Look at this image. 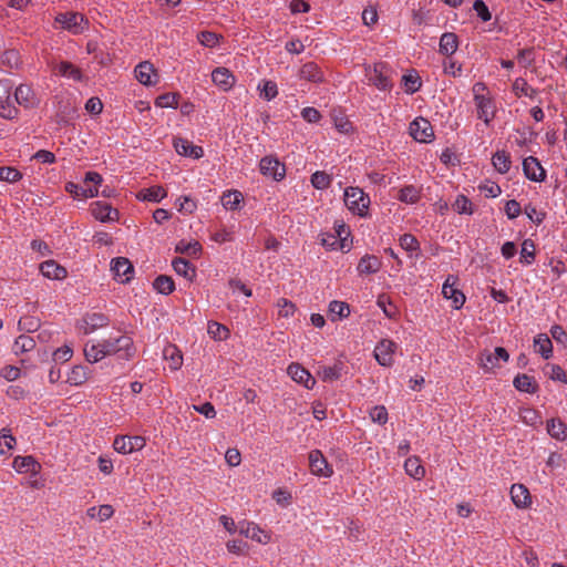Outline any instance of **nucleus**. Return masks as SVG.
<instances>
[{
  "instance_id": "obj_1",
  "label": "nucleus",
  "mask_w": 567,
  "mask_h": 567,
  "mask_svg": "<svg viewBox=\"0 0 567 567\" xmlns=\"http://www.w3.org/2000/svg\"><path fill=\"white\" fill-rule=\"evenodd\" d=\"M474 103L476 106L477 117L482 120L486 125L494 120L496 115V104L494 99L487 91L486 85L483 82H476L473 85Z\"/></svg>"
},
{
  "instance_id": "obj_2",
  "label": "nucleus",
  "mask_w": 567,
  "mask_h": 567,
  "mask_svg": "<svg viewBox=\"0 0 567 567\" xmlns=\"http://www.w3.org/2000/svg\"><path fill=\"white\" fill-rule=\"evenodd\" d=\"M344 204L353 214L365 217L370 205V197L359 187H348L344 190Z\"/></svg>"
},
{
  "instance_id": "obj_3",
  "label": "nucleus",
  "mask_w": 567,
  "mask_h": 567,
  "mask_svg": "<svg viewBox=\"0 0 567 567\" xmlns=\"http://www.w3.org/2000/svg\"><path fill=\"white\" fill-rule=\"evenodd\" d=\"M55 22L62 29L71 32L72 34H81L89 29L87 19L79 12H61L55 17Z\"/></svg>"
},
{
  "instance_id": "obj_4",
  "label": "nucleus",
  "mask_w": 567,
  "mask_h": 567,
  "mask_svg": "<svg viewBox=\"0 0 567 567\" xmlns=\"http://www.w3.org/2000/svg\"><path fill=\"white\" fill-rule=\"evenodd\" d=\"M104 350H110L107 355L116 354L121 359H131L134 355L133 340L131 337L122 334L115 338H109L102 341Z\"/></svg>"
},
{
  "instance_id": "obj_5",
  "label": "nucleus",
  "mask_w": 567,
  "mask_h": 567,
  "mask_svg": "<svg viewBox=\"0 0 567 567\" xmlns=\"http://www.w3.org/2000/svg\"><path fill=\"white\" fill-rule=\"evenodd\" d=\"M365 76L369 83L379 90L385 91L392 87L390 69L385 63H377L373 66L365 68Z\"/></svg>"
},
{
  "instance_id": "obj_6",
  "label": "nucleus",
  "mask_w": 567,
  "mask_h": 567,
  "mask_svg": "<svg viewBox=\"0 0 567 567\" xmlns=\"http://www.w3.org/2000/svg\"><path fill=\"white\" fill-rule=\"evenodd\" d=\"M12 86L10 80L0 81V116L8 120L17 117L19 113L11 97Z\"/></svg>"
},
{
  "instance_id": "obj_7",
  "label": "nucleus",
  "mask_w": 567,
  "mask_h": 567,
  "mask_svg": "<svg viewBox=\"0 0 567 567\" xmlns=\"http://www.w3.org/2000/svg\"><path fill=\"white\" fill-rule=\"evenodd\" d=\"M509 354L505 348L497 347L494 352L485 351L481 354L480 365L485 372H492L501 365V362H507Z\"/></svg>"
},
{
  "instance_id": "obj_8",
  "label": "nucleus",
  "mask_w": 567,
  "mask_h": 567,
  "mask_svg": "<svg viewBox=\"0 0 567 567\" xmlns=\"http://www.w3.org/2000/svg\"><path fill=\"white\" fill-rule=\"evenodd\" d=\"M310 472L316 476L330 477L333 474L332 466L328 463L321 451L312 450L309 455Z\"/></svg>"
},
{
  "instance_id": "obj_9",
  "label": "nucleus",
  "mask_w": 567,
  "mask_h": 567,
  "mask_svg": "<svg viewBox=\"0 0 567 567\" xmlns=\"http://www.w3.org/2000/svg\"><path fill=\"white\" fill-rule=\"evenodd\" d=\"M145 446V439L142 436H116L113 442V447L121 454H131L134 451H140Z\"/></svg>"
},
{
  "instance_id": "obj_10",
  "label": "nucleus",
  "mask_w": 567,
  "mask_h": 567,
  "mask_svg": "<svg viewBox=\"0 0 567 567\" xmlns=\"http://www.w3.org/2000/svg\"><path fill=\"white\" fill-rule=\"evenodd\" d=\"M398 349V344L389 339L381 340L374 349V358L379 364L391 367L394 362L393 355Z\"/></svg>"
},
{
  "instance_id": "obj_11",
  "label": "nucleus",
  "mask_w": 567,
  "mask_h": 567,
  "mask_svg": "<svg viewBox=\"0 0 567 567\" xmlns=\"http://www.w3.org/2000/svg\"><path fill=\"white\" fill-rule=\"evenodd\" d=\"M410 134L415 141L421 143H429L434 137L431 123L423 117H417L410 124Z\"/></svg>"
},
{
  "instance_id": "obj_12",
  "label": "nucleus",
  "mask_w": 567,
  "mask_h": 567,
  "mask_svg": "<svg viewBox=\"0 0 567 567\" xmlns=\"http://www.w3.org/2000/svg\"><path fill=\"white\" fill-rule=\"evenodd\" d=\"M259 168L262 175L272 177L275 181H281L286 175L285 165L271 156L261 158Z\"/></svg>"
},
{
  "instance_id": "obj_13",
  "label": "nucleus",
  "mask_w": 567,
  "mask_h": 567,
  "mask_svg": "<svg viewBox=\"0 0 567 567\" xmlns=\"http://www.w3.org/2000/svg\"><path fill=\"white\" fill-rule=\"evenodd\" d=\"M13 101L24 109L37 107L40 103L39 97L29 84H20L16 89Z\"/></svg>"
},
{
  "instance_id": "obj_14",
  "label": "nucleus",
  "mask_w": 567,
  "mask_h": 567,
  "mask_svg": "<svg viewBox=\"0 0 567 567\" xmlns=\"http://www.w3.org/2000/svg\"><path fill=\"white\" fill-rule=\"evenodd\" d=\"M111 270L114 278L123 284L128 282L134 272L133 265L125 257H117L111 261Z\"/></svg>"
},
{
  "instance_id": "obj_15",
  "label": "nucleus",
  "mask_w": 567,
  "mask_h": 567,
  "mask_svg": "<svg viewBox=\"0 0 567 567\" xmlns=\"http://www.w3.org/2000/svg\"><path fill=\"white\" fill-rule=\"evenodd\" d=\"M93 217L102 223L118 220V212L105 202H94L91 204Z\"/></svg>"
},
{
  "instance_id": "obj_16",
  "label": "nucleus",
  "mask_w": 567,
  "mask_h": 567,
  "mask_svg": "<svg viewBox=\"0 0 567 567\" xmlns=\"http://www.w3.org/2000/svg\"><path fill=\"white\" fill-rule=\"evenodd\" d=\"M238 532L247 538L256 540L260 544H267L270 540V536L264 532L258 525L251 522H239Z\"/></svg>"
},
{
  "instance_id": "obj_17",
  "label": "nucleus",
  "mask_w": 567,
  "mask_h": 567,
  "mask_svg": "<svg viewBox=\"0 0 567 567\" xmlns=\"http://www.w3.org/2000/svg\"><path fill=\"white\" fill-rule=\"evenodd\" d=\"M456 278L449 276L443 284L442 293L444 298L452 300V306L460 309L465 302L464 293L455 287Z\"/></svg>"
},
{
  "instance_id": "obj_18",
  "label": "nucleus",
  "mask_w": 567,
  "mask_h": 567,
  "mask_svg": "<svg viewBox=\"0 0 567 567\" xmlns=\"http://www.w3.org/2000/svg\"><path fill=\"white\" fill-rule=\"evenodd\" d=\"M287 372L295 382L302 384L306 389H312L316 384L315 378L299 363H291Z\"/></svg>"
},
{
  "instance_id": "obj_19",
  "label": "nucleus",
  "mask_w": 567,
  "mask_h": 567,
  "mask_svg": "<svg viewBox=\"0 0 567 567\" xmlns=\"http://www.w3.org/2000/svg\"><path fill=\"white\" fill-rule=\"evenodd\" d=\"M109 318L101 312L87 313L82 319L81 329L84 334L93 333L95 330L109 324Z\"/></svg>"
},
{
  "instance_id": "obj_20",
  "label": "nucleus",
  "mask_w": 567,
  "mask_h": 567,
  "mask_svg": "<svg viewBox=\"0 0 567 567\" xmlns=\"http://www.w3.org/2000/svg\"><path fill=\"white\" fill-rule=\"evenodd\" d=\"M523 171L525 176L533 182H543L546 177L545 169L534 156H528L523 161Z\"/></svg>"
},
{
  "instance_id": "obj_21",
  "label": "nucleus",
  "mask_w": 567,
  "mask_h": 567,
  "mask_svg": "<svg viewBox=\"0 0 567 567\" xmlns=\"http://www.w3.org/2000/svg\"><path fill=\"white\" fill-rule=\"evenodd\" d=\"M174 148L177 154L195 159L200 158L204 155V150L200 146L194 145L188 140L182 137L174 140Z\"/></svg>"
},
{
  "instance_id": "obj_22",
  "label": "nucleus",
  "mask_w": 567,
  "mask_h": 567,
  "mask_svg": "<svg viewBox=\"0 0 567 567\" xmlns=\"http://www.w3.org/2000/svg\"><path fill=\"white\" fill-rule=\"evenodd\" d=\"M40 271L44 277L53 280H62L68 275L66 269L54 260L43 261L40 265Z\"/></svg>"
},
{
  "instance_id": "obj_23",
  "label": "nucleus",
  "mask_w": 567,
  "mask_h": 567,
  "mask_svg": "<svg viewBox=\"0 0 567 567\" xmlns=\"http://www.w3.org/2000/svg\"><path fill=\"white\" fill-rule=\"evenodd\" d=\"M213 82L223 91L230 90L235 84V76L226 68H217L212 73Z\"/></svg>"
},
{
  "instance_id": "obj_24",
  "label": "nucleus",
  "mask_w": 567,
  "mask_h": 567,
  "mask_svg": "<svg viewBox=\"0 0 567 567\" xmlns=\"http://www.w3.org/2000/svg\"><path fill=\"white\" fill-rule=\"evenodd\" d=\"M135 78L143 85L150 86L155 82L153 81V76H156V71L153 64L148 61L141 62L134 70Z\"/></svg>"
},
{
  "instance_id": "obj_25",
  "label": "nucleus",
  "mask_w": 567,
  "mask_h": 567,
  "mask_svg": "<svg viewBox=\"0 0 567 567\" xmlns=\"http://www.w3.org/2000/svg\"><path fill=\"white\" fill-rule=\"evenodd\" d=\"M54 72L63 78L71 79L74 81H82L83 74L81 70L69 61H61L54 65Z\"/></svg>"
},
{
  "instance_id": "obj_26",
  "label": "nucleus",
  "mask_w": 567,
  "mask_h": 567,
  "mask_svg": "<svg viewBox=\"0 0 567 567\" xmlns=\"http://www.w3.org/2000/svg\"><path fill=\"white\" fill-rule=\"evenodd\" d=\"M12 466L19 473L30 474H37L41 468V465L32 456H17Z\"/></svg>"
},
{
  "instance_id": "obj_27",
  "label": "nucleus",
  "mask_w": 567,
  "mask_h": 567,
  "mask_svg": "<svg viewBox=\"0 0 567 567\" xmlns=\"http://www.w3.org/2000/svg\"><path fill=\"white\" fill-rule=\"evenodd\" d=\"M511 497L513 503L519 508H526L530 505V494L523 484H514L511 487Z\"/></svg>"
},
{
  "instance_id": "obj_28",
  "label": "nucleus",
  "mask_w": 567,
  "mask_h": 567,
  "mask_svg": "<svg viewBox=\"0 0 567 567\" xmlns=\"http://www.w3.org/2000/svg\"><path fill=\"white\" fill-rule=\"evenodd\" d=\"M107 352H110V350H107V349L104 350L103 342H100V343L87 342L84 346V355H85L86 361H89L90 363H95V362L101 361L103 358L107 357Z\"/></svg>"
},
{
  "instance_id": "obj_29",
  "label": "nucleus",
  "mask_w": 567,
  "mask_h": 567,
  "mask_svg": "<svg viewBox=\"0 0 567 567\" xmlns=\"http://www.w3.org/2000/svg\"><path fill=\"white\" fill-rule=\"evenodd\" d=\"M381 266V260L377 256L365 255L360 259L357 269L360 275H370L378 272Z\"/></svg>"
},
{
  "instance_id": "obj_30",
  "label": "nucleus",
  "mask_w": 567,
  "mask_h": 567,
  "mask_svg": "<svg viewBox=\"0 0 567 567\" xmlns=\"http://www.w3.org/2000/svg\"><path fill=\"white\" fill-rule=\"evenodd\" d=\"M65 190L73 197V198H93L99 195V188L97 187H82L73 182H69L65 184Z\"/></svg>"
},
{
  "instance_id": "obj_31",
  "label": "nucleus",
  "mask_w": 567,
  "mask_h": 567,
  "mask_svg": "<svg viewBox=\"0 0 567 567\" xmlns=\"http://www.w3.org/2000/svg\"><path fill=\"white\" fill-rule=\"evenodd\" d=\"M20 64V55L16 50H6L0 53V69L3 72H10Z\"/></svg>"
},
{
  "instance_id": "obj_32",
  "label": "nucleus",
  "mask_w": 567,
  "mask_h": 567,
  "mask_svg": "<svg viewBox=\"0 0 567 567\" xmlns=\"http://www.w3.org/2000/svg\"><path fill=\"white\" fill-rule=\"evenodd\" d=\"M300 78L317 83L323 80V73L315 62H307L300 69Z\"/></svg>"
},
{
  "instance_id": "obj_33",
  "label": "nucleus",
  "mask_w": 567,
  "mask_h": 567,
  "mask_svg": "<svg viewBox=\"0 0 567 567\" xmlns=\"http://www.w3.org/2000/svg\"><path fill=\"white\" fill-rule=\"evenodd\" d=\"M513 384L516 390L526 393H535L538 388L535 379L527 374H518L515 377Z\"/></svg>"
},
{
  "instance_id": "obj_34",
  "label": "nucleus",
  "mask_w": 567,
  "mask_h": 567,
  "mask_svg": "<svg viewBox=\"0 0 567 567\" xmlns=\"http://www.w3.org/2000/svg\"><path fill=\"white\" fill-rule=\"evenodd\" d=\"M458 48L456 34L452 32L443 33L440 39V52L445 55H452Z\"/></svg>"
},
{
  "instance_id": "obj_35",
  "label": "nucleus",
  "mask_w": 567,
  "mask_h": 567,
  "mask_svg": "<svg viewBox=\"0 0 567 567\" xmlns=\"http://www.w3.org/2000/svg\"><path fill=\"white\" fill-rule=\"evenodd\" d=\"M174 270L177 275L183 276L188 280H193L196 276V269L189 261L183 258H175L172 262Z\"/></svg>"
},
{
  "instance_id": "obj_36",
  "label": "nucleus",
  "mask_w": 567,
  "mask_h": 567,
  "mask_svg": "<svg viewBox=\"0 0 567 567\" xmlns=\"http://www.w3.org/2000/svg\"><path fill=\"white\" fill-rule=\"evenodd\" d=\"M317 374L322 379V381L332 382V381L341 378L342 364L336 363L331 367L321 365V367H319Z\"/></svg>"
},
{
  "instance_id": "obj_37",
  "label": "nucleus",
  "mask_w": 567,
  "mask_h": 567,
  "mask_svg": "<svg viewBox=\"0 0 567 567\" xmlns=\"http://www.w3.org/2000/svg\"><path fill=\"white\" fill-rule=\"evenodd\" d=\"M163 355L169 362V368L172 370H178L183 364V355L182 352L173 344H169L164 348Z\"/></svg>"
},
{
  "instance_id": "obj_38",
  "label": "nucleus",
  "mask_w": 567,
  "mask_h": 567,
  "mask_svg": "<svg viewBox=\"0 0 567 567\" xmlns=\"http://www.w3.org/2000/svg\"><path fill=\"white\" fill-rule=\"evenodd\" d=\"M396 198L405 204H415L421 198V190L413 185H406L399 190Z\"/></svg>"
},
{
  "instance_id": "obj_39",
  "label": "nucleus",
  "mask_w": 567,
  "mask_h": 567,
  "mask_svg": "<svg viewBox=\"0 0 567 567\" xmlns=\"http://www.w3.org/2000/svg\"><path fill=\"white\" fill-rule=\"evenodd\" d=\"M566 425L560 419H551L547 422L548 434L558 441H564L567 437Z\"/></svg>"
},
{
  "instance_id": "obj_40",
  "label": "nucleus",
  "mask_w": 567,
  "mask_h": 567,
  "mask_svg": "<svg viewBox=\"0 0 567 567\" xmlns=\"http://www.w3.org/2000/svg\"><path fill=\"white\" fill-rule=\"evenodd\" d=\"M114 514V509L111 505L104 504L101 506H92L86 511V515L90 518H96L100 522H105L111 518Z\"/></svg>"
},
{
  "instance_id": "obj_41",
  "label": "nucleus",
  "mask_w": 567,
  "mask_h": 567,
  "mask_svg": "<svg viewBox=\"0 0 567 567\" xmlns=\"http://www.w3.org/2000/svg\"><path fill=\"white\" fill-rule=\"evenodd\" d=\"M90 373L86 367L75 365L68 375V382L72 385H81L87 381Z\"/></svg>"
},
{
  "instance_id": "obj_42",
  "label": "nucleus",
  "mask_w": 567,
  "mask_h": 567,
  "mask_svg": "<svg viewBox=\"0 0 567 567\" xmlns=\"http://www.w3.org/2000/svg\"><path fill=\"white\" fill-rule=\"evenodd\" d=\"M493 166L501 174H506L511 168V156L505 151H497L492 158Z\"/></svg>"
},
{
  "instance_id": "obj_43",
  "label": "nucleus",
  "mask_w": 567,
  "mask_h": 567,
  "mask_svg": "<svg viewBox=\"0 0 567 567\" xmlns=\"http://www.w3.org/2000/svg\"><path fill=\"white\" fill-rule=\"evenodd\" d=\"M536 351L544 358L548 359L553 353V343L546 334H539L534 340Z\"/></svg>"
},
{
  "instance_id": "obj_44",
  "label": "nucleus",
  "mask_w": 567,
  "mask_h": 567,
  "mask_svg": "<svg viewBox=\"0 0 567 567\" xmlns=\"http://www.w3.org/2000/svg\"><path fill=\"white\" fill-rule=\"evenodd\" d=\"M166 190L162 186H152L141 190L138 198L147 202L158 203L166 197Z\"/></svg>"
},
{
  "instance_id": "obj_45",
  "label": "nucleus",
  "mask_w": 567,
  "mask_h": 567,
  "mask_svg": "<svg viewBox=\"0 0 567 567\" xmlns=\"http://www.w3.org/2000/svg\"><path fill=\"white\" fill-rule=\"evenodd\" d=\"M404 468L406 474L415 480H421L425 474V470L417 457H409L404 463Z\"/></svg>"
},
{
  "instance_id": "obj_46",
  "label": "nucleus",
  "mask_w": 567,
  "mask_h": 567,
  "mask_svg": "<svg viewBox=\"0 0 567 567\" xmlns=\"http://www.w3.org/2000/svg\"><path fill=\"white\" fill-rule=\"evenodd\" d=\"M329 311L333 321L340 320L350 315V307L347 302L333 300L329 305Z\"/></svg>"
},
{
  "instance_id": "obj_47",
  "label": "nucleus",
  "mask_w": 567,
  "mask_h": 567,
  "mask_svg": "<svg viewBox=\"0 0 567 567\" xmlns=\"http://www.w3.org/2000/svg\"><path fill=\"white\" fill-rule=\"evenodd\" d=\"M513 92L516 96H528L534 99L537 95V90L532 87L524 79L518 78L513 83Z\"/></svg>"
},
{
  "instance_id": "obj_48",
  "label": "nucleus",
  "mask_w": 567,
  "mask_h": 567,
  "mask_svg": "<svg viewBox=\"0 0 567 567\" xmlns=\"http://www.w3.org/2000/svg\"><path fill=\"white\" fill-rule=\"evenodd\" d=\"M241 200L243 194L238 190H229L221 197V204L228 210L237 209Z\"/></svg>"
},
{
  "instance_id": "obj_49",
  "label": "nucleus",
  "mask_w": 567,
  "mask_h": 567,
  "mask_svg": "<svg viewBox=\"0 0 567 567\" xmlns=\"http://www.w3.org/2000/svg\"><path fill=\"white\" fill-rule=\"evenodd\" d=\"M154 289H156L159 293L169 295L175 289V284L173 279L168 276L161 275L153 282Z\"/></svg>"
},
{
  "instance_id": "obj_50",
  "label": "nucleus",
  "mask_w": 567,
  "mask_h": 567,
  "mask_svg": "<svg viewBox=\"0 0 567 567\" xmlns=\"http://www.w3.org/2000/svg\"><path fill=\"white\" fill-rule=\"evenodd\" d=\"M535 260V244L532 239H525L522 244L520 262L530 265Z\"/></svg>"
},
{
  "instance_id": "obj_51",
  "label": "nucleus",
  "mask_w": 567,
  "mask_h": 567,
  "mask_svg": "<svg viewBox=\"0 0 567 567\" xmlns=\"http://www.w3.org/2000/svg\"><path fill=\"white\" fill-rule=\"evenodd\" d=\"M452 208L457 214L472 215L474 213L473 204L465 195H457L455 202L452 204Z\"/></svg>"
},
{
  "instance_id": "obj_52",
  "label": "nucleus",
  "mask_w": 567,
  "mask_h": 567,
  "mask_svg": "<svg viewBox=\"0 0 567 567\" xmlns=\"http://www.w3.org/2000/svg\"><path fill=\"white\" fill-rule=\"evenodd\" d=\"M207 332L215 340H226L229 334V330L216 321L208 322Z\"/></svg>"
},
{
  "instance_id": "obj_53",
  "label": "nucleus",
  "mask_w": 567,
  "mask_h": 567,
  "mask_svg": "<svg viewBox=\"0 0 567 567\" xmlns=\"http://www.w3.org/2000/svg\"><path fill=\"white\" fill-rule=\"evenodd\" d=\"M35 347V341L29 336H20L16 339L13 344L14 353H22L33 350Z\"/></svg>"
},
{
  "instance_id": "obj_54",
  "label": "nucleus",
  "mask_w": 567,
  "mask_h": 567,
  "mask_svg": "<svg viewBox=\"0 0 567 567\" xmlns=\"http://www.w3.org/2000/svg\"><path fill=\"white\" fill-rule=\"evenodd\" d=\"M377 305L378 307H380L383 311V313L388 317V318H395L396 313H398V309L392 303V301L390 300V298L382 293L378 297V300H377Z\"/></svg>"
},
{
  "instance_id": "obj_55",
  "label": "nucleus",
  "mask_w": 567,
  "mask_h": 567,
  "mask_svg": "<svg viewBox=\"0 0 567 567\" xmlns=\"http://www.w3.org/2000/svg\"><path fill=\"white\" fill-rule=\"evenodd\" d=\"M258 89L260 95L267 101H271L278 95V87L274 81H262L258 85Z\"/></svg>"
},
{
  "instance_id": "obj_56",
  "label": "nucleus",
  "mask_w": 567,
  "mask_h": 567,
  "mask_svg": "<svg viewBox=\"0 0 567 567\" xmlns=\"http://www.w3.org/2000/svg\"><path fill=\"white\" fill-rule=\"evenodd\" d=\"M332 178L324 172H316L311 176V184L317 189H326L330 186Z\"/></svg>"
},
{
  "instance_id": "obj_57",
  "label": "nucleus",
  "mask_w": 567,
  "mask_h": 567,
  "mask_svg": "<svg viewBox=\"0 0 567 567\" xmlns=\"http://www.w3.org/2000/svg\"><path fill=\"white\" fill-rule=\"evenodd\" d=\"M178 104V95L175 93H164L156 97L155 105L161 109L176 107Z\"/></svg>"
},
{
  "instance_id": "obj_58",
  "label": "nucleus",
  "mask_w": 567,
  "mask_h": 567,
  "mask_svg": "<svg viewBox=\"0 0 567 567\" xmlns=\"http://www.w3.org/2000/svg\"><path fill=\"white\" fill-rule=\"evenodd\" d=\"M14 444H16V439L11 435L10 430L2 429L0 431V453L4 454L6 453L4 449H7V451L12 450Z\"/></svg>"
},
{
  "instance_id": "obj_59",
  "label": "nucleus",
  "mask_w": 567,
  "mask_h": 567,
  "mask_svg": "<svg viewBox=\"0 0 567 567\" xmlns=\"http://www.w3.org/2000/svg\"><path fill=\"white\" fill-rule=\"evenodd\" d=\"M402 81L408 93H415L421 86L420 78L416 74H404Z\"/></svg>"
},
{
  "instance_id": "obj_60",
  "label": "nucleus",
  "mask_w": 567,
  "mask_h": 567,
  "mask_svg": "<svg viewBox=\"0 0 567 567\" xmlns=\"http://www.w3.org/2000/svg\"><path fill=\"white\" fill-rule=\"evenodd\" d=\"M22 178V174L13 167H0V179L9 183H16Z\"/></svg>"
},
{
  "instance_id": "obj_61",
  "label": "nucleus",
  "mask_w": 567,
  "mask_h": 567,
  "mask_svg": "<svg viewBox=\"0 0 567 567\" xmlns=\"http://www.w3.org/2000/svg\"><path fill=\"white\" fill-rule=\"evenodd\" d=\"M371 420L378 424H385L388 421V411L383 405L373 406L369 413Z\"/></svg>"
},
{
  "instance_id": "obj_62",
  "label": "nucleus",
  "mask_w": 567,
  "mask_h": 567,
  "mask_svg": "<svg viewBox=\"0 0 567 567\" xmlns=\"http://www.w3.org/2000/svg\"><path fill=\"white\" fill-rule=\"evenodd\" d=\"M176 250L182 254H187L189 256H196L200 252L202 246L198 241L187 244L182 241L176 246Z\"/></svg>"
},
{
  "instance_id": "obj_63",
  "label": "nucleus",
  "mask_w": 567,
  "mask_h": 567,
  "mask_svg": "<svg viewBox=\"0 0 567 567\" xmlns=\"http://www.w3.org/2000/svg\"><path fill=\"white\" fill-rule=\"evenodd\" d=\"M198 41L204 47L214 48L219 43V37L214 32L203 31L198 34Z\"/></svg>"
},
{
  "instance_id": "obj_64",
  "label": "nucleus",
  "mask_w": 567,
  "mask_h": 567,
  "mask_svg": "<svg viewBox=\"0 0 567 567\" xmlns=\"http://www.w3.org/2000/svg\"><path fill=\"white\" fill-rule=\"evenodd\" d=\"M480 190L484 193L486 197L495 198L501 195L502 189L498 184L493 182H487L485 184L480 185Z\"/></svg>"
}]
</instances>
